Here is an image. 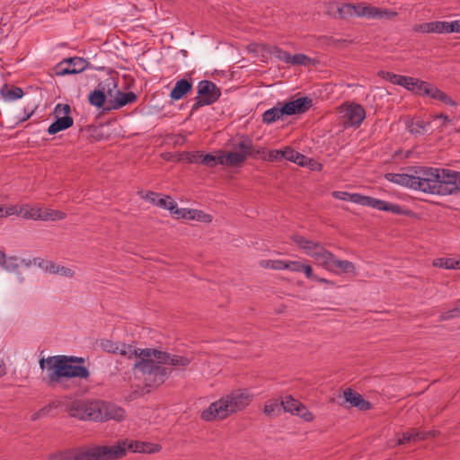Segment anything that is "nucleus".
<instances>
[{"label":"nucleus","mask_w":460,"mask_h":460,"mask_svg":"<svg viewBox=\"0 0 460 460\" xmlns=\"http://www.w3.org/2000/svg\"><path fill=\"white\" fill-rule=\"evenodd\" d=\"M40 367L46 370L49 383H58L62 377L87 379L89 370L82 365L68 361L65 355L52 356L40 360Z\"/></svg>","instance_id":"nucleus-5"},{"label":"nucleus","mask_w":460,"mask_h":460,"mask_svg":"<svg viewBox=\"0 0 460 460\" xmlns=\"http://www.w3.org/2000/svg\"><path fill=\"white\" fill-rule=\"evenodd\" d=\"M424 193L441 196L460 192V172L427 167Z\"/></svg>","instance_id":"nucleus-4"},{"label":"nucleus","mask_w":460,"mask_h":460,"mask_svg":"<svg viewBox=\"0 0 460 460\" xmlns=\"http://www.w3.org/2000/svg\"><path fill=\"white\" fill-rule=\"evenodd\" d=\"M343 118L345 128H358L366 118V111L360 104L350 103L345 107Z\"/></svg>","instance_id":"nucleus-13"},{"label":"nucleus","mask_w":460,"mask_h":460,"mask_svg":"<svg viewBox=\"0 0 460 460\" xmlns=\"http://www.w3.org/2000/svg\"><path fill=\"white\" fill-rule=\"evenodd\" d=\"M270 53L275 57L277 58L278 59L288 64L289 63V60H290V54L283 49H281L280 48L277 47V46H274L271 50H270Z\"/></svg>","instance_id":"nucleus-47"},{"label":"nucleus","mask_w":460,"mask_h":460,"mask_svg":"<svg viewBox=\"0 0 460 460\" xmlns=\"http://www.w3.org/2000/svg\"><path fill=\"white\" fill-rule=\"evenodd\" d=\"M46 270L50 274H57L66 278H73L75 276V271L72 269L54 262H49L46 267Z\"/></svg>","instance_id":"nucleus-33"},{"label":"nucleus","mask_w":460,"mask_h":460,"mask_svg":"<svg viewBox=\"0 0 460 460\" xmlns=\"http://www.w3.org/2000/svg\"><path fill=\"white\" fill-rule=\"evenodd\" d=\"M443 22H430L426 23H421L417 25L414 28L415 31H420L423 33H430V32H436V33H443L444 28Z\"/></svg>","instance_id":"nucleus-30"},{"label":"nucleus","mask_w":460,"mask_h":460,"mask_svg":"<svg viewBox=\"0 0 460 460\" xmlns=\"http://www.w3.org/2000/svg\"><path fill=\"white\" fill-rule=\"evenodd\" d=\"M142 198L151 202L152 204L156 205V201L159 199V195L154 191H148L145 195H142Z\"/></svg>","instance_id":"nucleus-57"},{"label":"nucleus","mask_w":460,"mask_h":460,"mask_svg":"<svg viewBox=\"0 0 460 460\" xmlns=\"http://www.w3.org/2000/svg\"><path fill=\"white\" fill-rule=\"evenodd\" d=\"M200 163L208 167H215L217 164H224L223 157H217L212 154L203 155L201 154Z\"/></svg>","instance_id":"nucleus-39"},{"label":"nucleus","mask_w":460,"mask_h":460,"mask_svg":"<svg viewBox=\"0 0 460 460\" xmlns=\"http://www.w3.org/2000/svg\"><path fill=\"white\" fill-rule=\"evenodd\" d=\"M280 105V102L278 103L277 106H274L262 114V121L266 124H272L276 122L279 119H282L285 115V112L283 111V107L279 106Z\"/></svg>","instance_id":"nucleus-27"},{"label":"nucleus","mask_w":460,"mask_h":460,"mask_svg":"<svg viewBox=\"0 0 460 460\" xmlns=\"http://www.w3.org/2000/svg\"><path fill=\"white\" fill-rule=\"evenodd\" d=\"M431 87V84L416 78L414 83L412 84L411 92L420 96H429V90Z\"/></svg>","instance_id":"nucleus-34"},{"label":"nucleus","mask_w":460,"mask_h":460,"mask_svg":"<svg viewBox=\"0 0 460 460\" xmlns=\"http://www.w3.org/2000/svg\"><path fill=\"white\" fill-rule=\"evenodd\" d=\"M283 154V159L293 162L295 155L296 154V151H295L293 148L289 146H286L284 149H282Z\"/></svg>","instance_id":"nucleus-53"},{"label":"nucleus","mask_w":460,"mask_h":460,"mask_svg":"<svg viewBox=\"0 0 460 460\" xmlns=\"http://www.w3.org/2000/svg\"><path fill=\"white\" fill-rule=\"evenodd\" d=\"M268 159H269V161H271V162L283 160L282 149L270 151Z\"/></svg>","instance_id":"nucleus-55"},{"label":"nucleus","mask_w":460,"mask_h":460,"mask_svg":"<svg viewBox=\"0 0 460 460\" xmlns=\"http://www.w3.org/2000/svg\"><path fill=\"white\" fill-rule=\"evenodd\" d=\"M293 241L305 252L311 256L316 264L322 266L327 270L336 271L340 269L344 273H354L355 266L351 261L337 259L331 252L327 251L320 243L307 240L301 235H294Z\"/></svg>","instance_id":"nucleus-3"},{"label":"nucleus","mask_w":460,"mask_h":460,"mask_svg":"<svg viewBox=\"0 0 460 460\" xmlns=\"http://www.w3.org/2000/svg\"><path fill=\"white\" fill-rule=\"evenodd\" d=\"M70 111L71 108L68 104L58 103L55 107L54 115L56 120L50 124L47 130L49 135H54L59 131L67 129L73 125L74 119L69 116Z\"/></svg>","instance_id":"nucleus-11"},{"label":"nucleus","mask_w":460,"mask_h":460,"mask_svg":"<svg viewBox=\"0 0 460 460\" xmlns=\"http://www.w3.org/2000/svg\"><path fill=\"white\" fill-rule=\"evenodd\" d=\"M310 61V58L304 54L290 55V60L288 64L291 65H306Z\"/></svg>","instance_id":"nucleus-51"},{"label":"nucleus","mask_w":460,"mask_h":460,"mask_svg":"<svg viewBox=\"0 0 460 460\" xmlns=\"http://www.w3.org/2000/svg\"><path fill=\"white\" fill-rule=\"evenodd\" d=\"M99 406L101 410L102 418L98 419V421H106L109 420H114L121 421L124 420L126 413L123 408L114 403L99 401Z\"/></svg>","instance_id":"nucleus-15"},{"label":"nucleus","mask_w":460,"mask_h":460,"mask_svg":"<svg viewBox=\"0 0 460 460\" xmlns=\"http://www.w3.org/2000/svg\"><path fill=\"white\" fill-rule=\"evenodd\" d=\"M429 124V122H426L422 119H411L407 122L406 127L410 133L421 135L427 131Z\"/></svg>","instance_id":"nucleus-32"},{"label":"nucleus","mask_w":460,"mask_h":460,"mask_svg":"<svg viewBox=\"0 0 460 460\" xmlns=\"http://www.w3.org/2000/svg\"><path fill=\"white\" fill-rule=\"evenodd\" d=\"M378 75L384 79L394 84L400 85L407 89L408 91H411V88L412 86V84L414 83L415 79L414 77L396 75L392 72L388 71H380L378 72Z\"/></svg>","instance_id":"nucleus-19"},{"label":"nucleus","mask_w":460,"mask_h":460,"mask_svg":"<svg viewBox=\"0 0 460 460\" xmlns=\"http://www.w3.org/2000/svg\"><path fill=\"white\" fill-rule=\"evenodd\" d=\"M282 411L281 402L277 401H268L263 409L264 413L270 417L279 415Z\"/></svg>","instance_id":"nucleus-38"},{"label":"nucleus","mask_w":460,"mask_h":460,"mask_svg":"<svg viewBox=\"0 0 460 460\" xmlns=\"http://www.w3.org/2000/svg\"><path fill=\"white\" fill-rule=\"evenodd\" d=\"M295 414L301 417L305 421H311L314 419L313 414L302 403H300V406H298V408H296V411Z\"/></svg>","instance_id":"nucleus-50"},{"label":"nucleus","mask_w":460,"mask_h":460,"mask_svg":"<svg viewBox=\"0 0 460 460\" xmlns=\"http://www.w3.org/2000/svg\"><path fill=\"white\" fill-rule=\"evenodd\" d=\"M185 155H186V159L190 164H195V163L200 162L201 153H199V152H187L185 154Z\"/></svg>","instance_id":"nucleus-54"},{"label":"nucleus","mask_w":460,"mask_h":460,"mask_svg":"<svg viewBox=\"0 0 460 460\" xmlns=\"http://www.w3.org/2000/svg\"><path fill=\"white\" fill-rule=\"evenodd\" d=\"M22 88L14 85L4 84L0 89V95L5 102H13L23 96Z\"/></svg>","instance_id":"nucleus-24"},{"label":"nucleus","mask_w":460,"mask_h":460,"mask_svg":"<svg viewBox=\"0 0 460 460\" xmlns=\"http://www.w3.org/2000/svg\"><path fill=\"white\" fill-rule=\"evenodd\" d=\"M43 216H46V217H43L44 221L47 220H62L66 217V214L59 210H53V209H46L44 210Z\"/></svg>","instance_id":"nucleus-46"},{"label":"nucleus","mask_w":460,"mask_h":460,"mask_svg":"<svg viewBox=\"0 0 460 460\" xmlns=\"http://www.w3.org/2000/svg\"><path fill=\"white\" fill-rule=\"evenodd\" d=\"M260 265L263 268L272 270H284L285 261L282 260H265L260 262Z\"/></svg>","instance_id":"nucleus-45"},{"label":"nucleus","mask_w":460,"mask_h":460,"mask_svg":"<svg viewBox=\"0 0 460 460\" xmlns=\"http://www.w3.org/2000/svg\"><path fill=\"white\" fill-rule=\"evenodd\" d=\"M97 88L107 96L112 98L113 94L118 91V77L114 75L107 76L98 84Z\"/></svg>","instance_id":"nucleus-26"},{"label":"nucleus","mask_w":460,"mask_h":460,"mask_svg":"<svg viewBox=\"0 0 460 460\" xmlns=\"http://www.w3.org/2000/svg\"><path fill=\"white\" fill-rule=\"evenodd\" d=\"M435 266L441 267L444 269H460V261H456L454 259H438L434 262Z\"/></svg>","instance_id":"nucleus-41"},{"label":"nucleus","mask_w":460,"mask_h":460,"mask_svg":"<svg viewBox=\"0 0 460 460\" xmlns=\"http://www.w3.org/2000/svg\"><path fill=\"white\" fill-rule=\"evenodd\" d=\"M303 264L304 263L296 261H285L284 270H288L294 272H301Z\"/></svg>","instance_id":"nucleus-52"},{"label":"nucleus","mask_w":460,"mask_h":460,"mask_svg":"<svg viewBox=\"0 0 460 460\" xmlns=\"http://www.w3.org/2000/svg\"><path fill=\"white\" fill-rule=\"evenodd\" d=\"M343 397L351 406L357 407L360 411H367L372 407V404L366 401L360 394L354 392L350 388L344 390Z\"/></svg>","instance_id":"nucleus-20"},{"label":"nucleus","mask_w":460,"mask_h":460,"mask_svg":"<svg viewBox=\"0 0 460 460\" xmlns=\"http://www.w3.org/2000/svg\"><path fill=\"white\" fill-rule=\"evenodd\" d=\"M354 7H355V13H354V15L358 16V17H362L360 13H361V9H364V7H365L364 4L360 3V4H354Z\"/></svg>","instance_id":"nucleus-62"},{"label":"nucleus","mask_w":460,"mask_h":460,"mask_svg":"<svg viewBox=\"0 0 460 460\" xmlns=\"http://www.w3.org/2000/svg\"><path fill=\"white\" fill-rule=\"evenodd\" d=\"M307 160L308 158L305 155L296 152L293 163L304 166L306 164Z\"/></svg>","instance_id":"nucleus-58"},{"label":"nucleus","mask_w":460,"mask_h":460,"mask_svg":"<svg viewBox=\"0 0 460 460\" xmlns=\"http://www.w3.org/2000/svg\"><path fill=\"white\" fill-rule=\"evenodd\" d=\"M433 100L440 101L441 102L445 103L446 105L449 106H456V102L448 96L446 93L439 90L438 87L432 84V87L429 90V96Z\"/></svg>","instance_id":"nucleus-31"},{"label":"nucleus","mask_w":460,"mask_h":460,"mask_svg":"<svg viewBox=\"0 0 460 460\" xmlns=\"http://www.w3.org/2000/svg\"><path fill=\"white\" fill-rule=\"evenodd\" d=\"M434 436L435 431H420L415 429H411L402 434V437L398 438L397 445H404L411 441L424 440L429 437Z\"/></svg>","instance_id":"nucleus-21"},{"label":"nucleus","mask_w":460,"mask_h":460,"mask_svg":"<svg viewBox=\"0 0 460 460\" xmlns=\"http://www.w3.org/2000/svg\"><path fill=\"white\" fill-rule=\"evenodd\" d=\"M233 148L247 158L249 155H254L252 142L247 137H242L239 142L234 144Z\"/></svg>","instance_id":"nucleus-29"},{"label":"nucleus","mask_w":460,"mask_h":460,"mask_svg":"<svg viewBox=\"0 0 460 460\" xmlns=\"http://www.w3.org/2000/svg\"><path fill=\"white\" fill-rule=\"evenodd\" d=\"M66 411L80 420L98 421L102 418L99 401L75 399L66 402Z\"/></svg>","instance_id":"nucleus-8"},{"label":"nucleus","mask_w":460,"mask_h":460,"mask_svg":"<svg viewBox=\"0 0 460 460\" xmlns=\"http://www.w3.org/2000/svg\"><path fill=\"white\" fill-rule=\"evenodd\" d=\"M40 266V267H42V263H43V261L40 260V259H37V258H34L33 260H30V259H22L21 258V265H23L27 268L31 267L32 264H37Z\"/></svg>","instance_id":"nucleus-56"},{"label":"nucleus","mask_w":460,"mask_h":460,"mask_svg":"<svg viewBox=\"0 0 460 460\" xmlns=\"http://www.w3.org/2000/svg\"><path fill=\"white\" fill-rule=\"evenodd\" d=\"M458 317H460V303L456 304L453 308L443 312L439 315V320L447 321Z\"/></svg>","instance_id":"nucleus-42"},{"label":"nucleus","mask_w":460,"mask_h":460,"mask_svg":"<svg viewBox=\"0 0 460 460\" xmlns=\"http://www.w3.org/2000/svg\"><path fill=\"white\" fill-rule=\"evenodd\" d=\"M247 157L244 155L238 153L237 150L234 149L232 152L226 153L225 156V164L236 166L243 164L246 161Z\"/></svg>","instance_id":"nucleus-35"},{"label":"nucleus","mask_w":460,"mask_h":460,"mask_svg":"<svg viewBox=\"0 0 460 460\" xmlns=\"http://www.w3.org/2000/svg\"><path fill=\"white\" fill-rule=\"evenodd\" d=\"M339 17L341 19H347L354 16L355 7L353 4H344L337 8Z\"/></svg>","instance_id":"nucleus-43"},{"label":"nucleus","mask_w":460,"mask_h":460,"mask_svg":"<svg viewBox=\"0 0 460 460\" xmlns=\"http://www.w3.org/2000/svg\"><path fill=\"white\" fill-rule=\"evenodd\" d=\"M11 215H21V213H19V208L15 206H11L4 210V215H3V217H8Z\"/></svg>","instance_id":"nucleus-59"},{"label":"nucleus","mask_w":460,"mask_h":460,"mask_svg":"<svg viewBox=\"0 0 460 460\" xmlns=\"http://www.w3.org/2000/svg\"><path fill=\"white\" fill-rule=\"evenodd\" d=\"M125 456V447L119 445L94 446L75 448L50 456L51 460H116Z\"/></svg>","instance_id":"nucleus-6"},{"label":"nucleus","mask_w":460,"mask_h":460,"mask_svg":"<svg viewBox=\"0 0 460 460\" xmlns=\"http://www.w3.org/2000/svg\"><path fill=\"white\" fill-rule=\"evenodd\" d=\"M103 350L120 354L128 358H136L134 369L146 386L156 387L164 384L172 373V367L184 369L190 363V358L171 354L156 349H137L133 346L104 340L101 342Z\"/></svg>","instance_id":"nucleus-1"},{"label":"nucleus","mask_w":460,"mask_h":460,"mask_svg":"<svg viewBox=\"0 0 460 460\" xmlns=\"http://www.w3.org/2000/svg\"><path fill=\"white\" fill-rule=\"evenodd\" d=\"M313 105V100L308 96L299 97L296 100L282 104L286 116L303 114Z\"/></svg>","instance_id":"nucleus-14"},{"label":"nucleus","mask_w":460,"mask_h":460,"mask_svg":"<svg viewBox=\"0 0 460 460\" xmlns=\"http://www.w3.org/2000/svg\"><path fill=\"white\" fill-rule=\"evenodd\" d=\"M192 89V82L187 79H180L175 83L170 93V98L173 101L181 100Z\"/></svg>","instance_id":"nucleus-22"},{"label":"nucleus","mask_w":460,"mask_h":460,"mask_svg":"<svg viewBox=\"0 0 460 460\" xmlns=\"http://www.w3.org/2000/svg\"><path fill=\"white\" fill-rule=\"evenodd\" d=\"M19 213L26 219L43 220V217H46V216H43L44 210L39 207L23 205L19 208Z\"/></svg>","instance_id":"nucleus-28"},{"label":"nucleus","mask_w":460,"mask_h":460,"mask_svg":"<svg viewBox=\"0 0 460 460\" xmlns=\"http://www.w3.org/2000/svg\"><path fill=\"white\" fill-rule=\"evenodd\" d=\"M426 168L419 167L414 170L413 173L388 172L385 174V179L397 185L424 192L425 184H428L425 182Z\"/></svg>","instance_id":"nucleus-9"},{"label":"nucleus","mask_w":460,"mask_h":460,"mask_svg":"<svg viewBox=\"0 0 460 460\" xmlns=\"http://www.w3.org/2000/svg\"><path fill=\"white\" fill-rule=\"evenodd\" d=\"M300 403H301L300 402L294 399L290 395L285 396L281 401L282 410L284 411H288L293 414L296 413V408H298V406H300Z\"/></svg>","instance_id":"nucleus-37"},{"label":"nucleus","mask_w":460,"mask_h":460,"mask_svg":"<svg viewBox=\"0 0 460 460\" xmlns=\"http://www.w3.org/2000/svg\"><path fill=\"white\" fill-rule=\"evenodd\" d=\"M175 215L177 217L189 218V219H197L203 222H211L212 217L208 214H205L202 211L196 209H182V210H175Z\"/></svg>","instance_id":"nucleus-25"},{"label":"nucleus","mask_w":460,"mask_h":460,"mask_svg":"<svg viewBox=\"0 0 460 460\" xmlns=\"http://www.w3.org/2000/svg\"><path fill=\"white\" fill-rule=\"evenodd\" d=\"M156 206L168 209L172 214H175V210H181L177 208L176 202L170 197L159 198L156 201Z\"/></svg>","instance_id":"nucleus-40"},{"label":"nucleus","mask_w":460,"mask_h":460,"mask_svg":"<svg viewBox=\"0 0 460 460\" xmlns=\"http://www.w3.org/2000/svg\"><path fill=\"white\" fill-rule=\"evenodd\" d=\"M116 445H119L125 447V452L127 450H130L132 452L137 453H156L161 450V446L157 444H152L149 442H140L134 440H123L121 442H118Z\"/></svg>","instance_id":"nucleus-16"},{"label":"nucleus","mask_w":460,"mask_h":460,"mask_svg":"<svg viewBox=\"0 0 460 460\" xmlns=\"http://www.w3.org/2000/svg\"><path fill=\"white\" fill-rule=\"evenodd\" d=\"M58 406V404L53 402L46 406H44L43 408L40 409L39 411H37L36 412H34L31 419V420H37L39 419H40L41 417H44V416H47L49 414V412L50 411V410L52 408H56Z\"/></svg>","instance_id":"nucleus-48"},{"label":"nucleus","mask_w":460,"mask_h":460,"mask_svg":"<svg viewBox=\"0 0 460 460\" xmlns=\"http://www.w3.org/2000/svg\"><path fill=\"white\" fill-rule=\"evenodd\" d=\"M66 359L70 361L71 363L76 365V363L83 364L84 363V358L82 357H75V356H66Z\"/></svg>","instance_id":"nucleus-60"},{"label":"nucleus","mask_w":460,"mask_h":460,"mask_svg":"<svg viewBox=\"0 0 460 460\" xmlns=\"http://www.w3.org/2000/svg\"><path fill=\"white\" fill-rule=\"evenodd\" d=\"M0 265L8 272H17V270L21 266V258L17 256H6V254L0 250Z\"/></svg>","instance_id":"nucleus-23"},{"label":"nucleus","mask_w":460,"mask_h":460,"mask_svg":"<svg viewBox=\"0 0 460 460\" xmlns=\"http://www.w3.org/2000/svg\"><path fill=\"white\" fill-rule=\"evenodd\" d=\"M137 94L133 92L122 93L118 90L112 99L109 101L107 110H119L125 105L134 102L137 100Z\"/></svg>","instance_id":"nucleus-18"},{"label":"nucleus","mask_w":460,"mask_h":460,"mask_svg":"<svg viewBox=\"0 0 460 460\" xmlns=\"http://www.w3.org/2000/svg\"><path fill=\"white\" fill-rule=\"evenodd\" d=\"M435 119H443V122H444V123L450 121V119H449L448 116L444 115V114H438V115H437V116L435 117Z\"/></svg>","instance_id":"nucleus-64"},{"label":"nucleus","mask_w":460,"mask_h":460,"mask_svg":"<svg viewBox=\"0 0 460 460\" xmlns=\"http://www.w3.org/2000/svg\"><path fill=\"white\" fill-rule=\"evenodd\" d=\"M106 96L105 93L97 88L90 93L88 97L89 102L97 108H102L106 101Z\"/></svg>","instance_id":"nucleus-36"},{"label":"nucleus","mask_w":460,"mask_h":460,"mask_svg":"<svg viewBox=\"0 0 460 460\" xmlns=\"http://www.w3.org/2000/svg\"><path fill=\"white\" fill-rule=\"evenodd\" d=\"M444 29L443 33L457 32L460 33V21H454L451 22H443Z\"/></svg>","instance_id":"nucleus-49"},{"label":"nucleus","mask_w":460,"mask_h":460,"mask_svg":"<svg viewBox=\"0 0 460 460\" xmlns=\"http://www.w3.org/2000/svg\"><path fill=\"white\" fill-rule=\"evenodd\" d=\"M253 395L247 389H236L212 402L201 412L206 421L220 420L245 409L252 401Z\"/></svg>","instance_id":"nucleus-2"},{"label":"nucleus","mask_w":460,"mask_h":460,"mask_svg":"<svg viewBox=\"0 0 460 460\" xmlns=\"http://www.w3.org/2000/svg\"><path fill=\"white\" fill-rule=\"evenodd\" d=\"M34 112V109H31L28 114H24L22 116H17L16 119H17V123H22V122H24L26 120H28L33 114Z\"/></svg>","instance_id":"nucleus-61"},{"label":"nucleus","mask_w":460,"mask_h":460,"mask_svg":"<svg viewBox=\"0 0 460 460\" xmlns=\"http://www.w3.org/2000/svg\"><path fill=\"white\" fill-rule=\"evenodd\" d=\"M87 66L88 61L83 58H69L55 66V73L57 75H75L84 71Z\"/></svg>","instance_id":"nucleus-12"},{"label":"nucleus","mask_w":460,"mask_h":460,"mask_svg":"<svg viewBox=\"0 0 460 460\" xmlns=\"http://www.w3.org/2000/svg\"><path fill=\"white\" fill-rule=\"evenodd\" d=\"M253 152H254V155H249V157H256L258 155H262L265 154V149L262 147L255 148L253 146Z\"/></svg>","instance_id":"nucleus-63"},{"label":"nucleus","mask_w":460,"mask_h":460,"mask_svg":"<svg viewBox=\"0 0 460 460\" xmlns=\"http://www.w3.org/2000/svg\"><path fill=\"white\" fill-rule=\"evenodd\" d=\"M332 196L338 199L349 200L356 204L373 208L380 211L391 212L394 215L406 214L403 208L397 204L390 203L369 196H364L358 193L349 194L345 191H334Z\"/></svg>","instance_id":"nucleus-7"},{"label":"nucleus","mask_w":460,"mask_h":460,"mask_svg":"<svg viewBox=\"0 0 460 460\" xmlns=\"http://www.w3.org/2000/svg\"><path fill=\"white\" fill-rule=\"evenodd\" d=\"M362 17L367 19H385L392 20L397 15V13L386 8H379L372 5H365L360 13Z\"/></svg>","instance_id":"nucleus-17"},{"label":"nucleus","mask_w":460,"mask_h":460,"mask_svg":"<svg viewBox=\"0 0 460 460\" xmlns=\"http://www.w3.org/2000/svg\"><path fill=\"white\" fill-rule=\"evenodd\" d=\"M198 96L191 110L196 111L202 106L211 105L216 102L220 95V89L211 81L202 80L198 84Z\"/></svg>","instance_id":"nucleus-10"},{"label":"nucleus","mask_w":460,"mask_h":460,"mask_svg":"<svg viewBox=\"0 0 460 460\" xmlns=\"http://www.w3.org/2000/svg\"><path fill=\"white\" fill-rule=\"evenodd\" d=\"M301 272H304L305 277L308 279L318 281V282H321V283L333 284L332 281H329V280H327L325 279H323V278H319L318 276L314 274L312 267L310 265H308V264H303L302 271Z\"/></svg>","instance_id":"nucleus-44"}]
</instances>
